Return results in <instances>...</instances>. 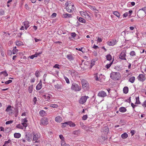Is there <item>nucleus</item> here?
<instances>
[{"label":"nucleus","instance_id":"60","mask_svg":"<svg viewBox=\"0 0 146 146\" xmlns=\"http://www.w3.org/2000/svg\"><path fill=\"white\" fill-rule=\"evenodd\" d=\"M47 76V74H45L43 76V80L44 82L46 80V77Z\"/></svg>","mask_w":146,"mask_h":146},{"label":"nucleus","instance_id":"7","mask_svg":"<svg viewBox=\"0 0 146 146\" xmlns=\"http://www.w3.org/2000/svg\"><path fill=\"white\" fill-rule=\"evenodd\" d=\"M81 14L84 17H85V18L88 20H91L92 18L90 16L89 14L87 13L86 12H81Z\"/></svg>","mask_w":146,"mask_h":146},{"label":"nucleus","instance_id":"59","mask_svg":"<svg viewBox=\"0 0 146 146\" xmlns=\"http://www.w3.org/2000/svg\"><path fill=\"white\" fill-rule=\"evenodd\" d=\"M59 64H56L54 66L53 68L59 69Z\"/></svg>","mask_w":146,"mask_h":146},{"label":"nucleus","instance_id":"13","mask_svg":"<svg viewBox=\"0 0 146 146\" xmlns=\"http://www.w3.org/2000/svg\"><path fill=\"white\" fill-rule=\"evenodd\" d=\"M119 73L118 72H114L110 74V77L111 78L113 79H116L117 75L119 74Z\"/></svg>","mask_w":146,"mask_h":146},{"label":"nucleus","instance_id":"36","mask_svg":"<svg viewBox=\"0 0 146 146\" xmlns=\"http://www.w3.org/2000/svg\"><path fill=\"white\" fill-rule=\"evenodd\" d=\"M16 47H15L14 48L12 52L13 54H15L18 51V49H16Z\"/></svg>","mask_w":146,"mask_h":146},{"label":"nucleus","instance_id":"62","mask_svg":"<svg viewBox=\"0 0 146 146\" xmlns=\"http://www.w3.org/2000/svg\"><path fill=\"white\" fill-rule=\"evenodd\" d=\"M128 15V13L127 12H126L123 14V17H126Z\"/></svg>","mask_w":146,"mask_h":146},{"label":"nucleus","instance_id":"49","mask_svg":"<svg viewBox=\"0 0 146 146\" xmlns=\"http://www.w3.org/2000/svg\"><path fill=\"white\" fill-rule=\"evenodd\" d=\"M39 73L38 71L37 70L36 71L35 73V75L36 76L38 77L39 76Z\"/></svg>","mask_w":146,"mask_h":146},{"label":"nucleus","instance_id":"24","mask_svg":"<svg viewBox=\"0 0 146 146\" xmlns=\"http://www.w3.org/2000/svg\"><path fill=\"white\" fill-rule=\"evenodd\" d=\"M14 137L16 138H19L21 137V135L19 133H15L14 135Z\"/></svg>","mask_w":146,"mask_h":146},{"label":"nucleus","instance_id":"39","mask_svg":"<svg viewBox=\"0 0 146 146\" xmlns=\"http://www.w3.org/2000/svg\"><path fill=\"white\" fill-rule=\"evenodd\" d=\"M33 86L31 85L29 87L28 91L29 93H31L33 91Z\"/></svg>","mask_w":146,"mask_h":146},{"label":"nucleus","instance_id":"42","mask_svg":"<svg viewBox=\"0 0 146 146\" xmlns=\"http://www.w3.org/2000/svg\"><path fill=\"white\" fill-rule=\"evenodd\" d=\"M43 97L45 99H46V100L48 101L50 99V97L49 96H46V95L43 96Z\"/></svg>","mask_w":146,"mask_h":146},{"label":"nucleus","instance_id":"57","mask_svg":"<svg viewBox=\"0 0 146 146\" xmlns=\"http://www.w3.org/2000/svg\"><path fill=\"white\" fill-rule=\"evenodd\" d=\"M27 122V120L26 118H25L24 119H22V123H26Z\"/></svg>","mask_w":146,"mask_h":146},{"label":"nucleus","instance_id":"51","mask_svg":"<svg viewBox=\"0 0 146 146\" xmlns=\"http://www.w3.org/2000/svg\"><path fill=\"white\" fill-rule=\"evenodd\" d=\"M12 82V80H9L5 82V84H9Z\"/></svg>","mask_w":146,"mask_h":146},{"label":"nucleus","instance_id":"40","mask_svg":"<svg viewBox=\"0 0 146 146\" xmlns=\"http://www.w3.org/2000/svg\"><path fill=\"white\" fill-rule=\"evenodd\" d=\"M50 107L54 108H56L58 107V105L55 104H53L50 105Z\"/></svg>","mask_w":146,"mask_h":146},{"label":"nucleus","instance_id":"45","mask_svg":"<svg viewBox=\"0 0 146 146\" xmlns=\"http://www.w3.org/2000/svg\"><path fill=\"white\" fill-rule=\"evenodd\" d=\"M64 78L67 84H69L70 83V81L69 79L66 76L64 77Z\"/></svg>","mask_w":146,"mask_h":146},{"label":"nucleus","instance_id":"35","mask_svg":"<svg viewBox=\"0 0 146 146\" xmlns=\"http://www.w3.org/2000/svg\"><path fill=\"white\" fill-rule=\"evenodd\" d=\"M16 127L17 128L20 129H23V126L22 124H19L18 125H17L16 126Z\"/></svg>","mask_w":146,"mask_h":146},{"label":"nucleus","instance_id":"30","mask_svg":"<svg viewBox=\"0 0 146 146\" xmlns=\"http://www.w3.org/2000/svg\"><path fill=\"white\" fill-rule=\"evenodd\" d=\"M78 20L79 22L83 23H85L86 21L84 19L81 17H79L78 19Z\"/></svg>","mask_w":146,"mask_h":146},{"label":"nucleus","instance_id":"38","mask_svg":"<svg viewBox=\"0 0 146 146\" xmlns=\"http://www.w3.org/2000/svg\"><path fill=\"white\" fill-rule=\"evenodd\" d=\"M106 58L107 60H110L112 59L111 56L110 54H108L106 56Z\"/></svg>","mask_w":146,"mask_h":146},{"label":"nucleus","instance_id":"3","mask_svg":"<svg viewBox=\"0 0 146 146\" xmlns=\"http://www.w3.org/2000/svg\"><path fill=\"white\" fill-rule=\"evenodd\" d=\"M89 97L88 96H82L79 101L80 103L82 104H84L86 102L87 99Z\"/></svg>","mask_w":146,"mask_h":146},{"label":"nucleus","instance_id":"1","mask_svg":"<svg viewBox=\"0 0 146 146\" xmlns=\"http://www.w3.org/2000/svg\"><path fill=\"white\" fill-rule=\"evenodd\" d=\"M71 89L76 92L79 91L81 89V86L75 82H73L71 87Z\"/></svg>","mask_w":146,"mask_h":146},{"label":"nucleus","instance_id":"6","mask_svg":"<svg viewBox=\"0 0 146 146\" xmlns=\"http://www.w3.org/2000/svg\"><path fill=\"white\" fill-rule=\"evenodd\" d=\"M104 76L102 74H101L99 77L98 78V76H97V74H95L94 78L95 79L96 81H98L100 82H102L103 81V80H102V78Z\"/></svg>","mask_w":146,"mask_h":146},{"label":"nucleus","instance_id":"28","mask_svg":"<svg viewBox=\"0 0 146 146\" xmlns=\"http://www.w3.org/2000/svg\"><path fill=\"white\" fill-rule=\"evenodd\" d=\"M64 18H66L67 17H72V15L68 13L64 14L63 15Z\"/></svg>","mask_w":146,"mask_h":146},{"label":"nucleus","instance_id":"43","mask_svg":"<svg viewBox=\"0 0 146 146\" xmlns=\"http://www.w3.org/2000/svg\"><path fill=\"white\" fill-rule=\"evenodd\" d=\"M112 62H113V61L112 62H111V63H110L109 64H106V65L105 67L106 68H107V69L109 68H110V67L111 66V64H112Z\"/></svg>","mask_w":146,"mask_h":146},{"label":"nucleus","instance_id":"26","mask_svg":"<svg viewBox=\"0 0 146 146\" xmlns=\"http://www.w3.org/2000/svg\"><path fill=\"white\" fill-rule=\"evenodd\" d=\"M39 137L38 135L36 134H33V140L34 141H36L38 139Z\"/></svg>","mask_w":146,"mask_h":146},{"label":"nucleus","instance_id":"5","mask_svg":"<svg viewBox=\"0 0 146 146\" xmlns=\"http://www.w3.org/2000/svg\"><path fill=\"white\" fill-rule=\"evenodd\" d=\"M74 5L70 3V5L68 7H66V9L68 12L71 13L74 11Z\"/></svg>","mask_w":146,"mask_h":146},{"label":"nucleus","instance_id":"8","mask_svg":"<svg viewBox=\"0 0 146 146\" xmlns=\"http://www.w3.org/2000/svg\"><path fill=\"white\" fill-rule=\"evenodd\" d=\"M145 15V13L141 9H139L137 13V15L139 18L143 17Z\"/></svg>","mask_w":146,"mask_h":146},{"label":"nucleus","instance_id":"18","mask_svg":"<svg viewBox=\"0 0 146 146\" xmlns=\"http://www.w3.org/2000/svg\"><path fill=\"white\" fill-rule=\"evenodd\" d=\"M62 120V117L59 116H57L55 118V121L57 122L60 123Z\"/></svg>","mask_w":146,"mask_h":146},{"label":"nucleus","instance_id":"17","mask_svg":"<svg viewBox=\"0 0 146 146\" xmlns=\"http://www.w3.org/2000/svg\"><path fill=\"white\" fill-rule=\"evenodd\" d=\"M62 85L59 84H58L54 85L55 88L58 90H61L62 88Z\"/></svg>","mask_w":146,"mask_h":146},{"label":"nucleus","instance_id":"9","mask_svg":"<svg viewBox=\"0 0 146 146\" xmlns=\"http://www.w3.org/2000/svg\"><path fill=\"white\" fill-rule=\"evenodd\" d=\"M32 135L30 133H27L25 136V139L29 142L31 140Z\"/></svg>","mask_w":146,"mask_h":146},{"label":"nucleus","instance_id":"63","mask_svg":"<svg viewBox=\"0 0 146 146\" xmlns=\"http://www.w3.org/2000/svg\"><path fill=\"white\" fill-rule=\"evenodd\" d=\"M76 34L75 33H71V36L73 37L76 36Z\"/></svg>","mask_w":146,"mask_h":146},{"label":"nucleus","instance_id":"58","mask_svg":"<svg viewBox=\"0 0 146 146\" xmlns=\"http://www.w3.org/2000/svg\"><path fill=\"white\" fill-rule=\"evenodd\" d=\"M142 106L144 107H146V100L143 102Z\"/></svg>","mask_w":146,"mask_h":146},{"label":"nucleus","instance_id":"47","mask_svg":"<svg viewBox=\"0 0 146 146\" xmlns=\"http://www.w3.org/2000/svg\"><path fill=\"white\" fill-rule=\"evenodd\" d=\"M13 121L12 120H10L8 121H7L6 122L5 124L6 125L9 124H11L13 123Z\"/></svg>","mask_w":146,"mask_h":146},{"label":"nucleus","instance_id":"31","mask_svg":"<svg viewBox=\"0 0 146 146\" xmlns=\"http://www.w3.org/2000/svg\"><path fill=\"white\" fill-rule=\"evenodd\" d=\"M135 99H136V101L135 103V104H141V102L139 100V98L138 96L136 97L135 98Z\"/></svg>","mask_w":146,"mask_h":146},{"label":"nucleus","instance_id":"61","mask_svg":"<svg viewBox=\"0 0 146 146\" xmlns=\"http://www.w3.org/2000/svg\"><path fill=\"white\" fill-rule=\"evenodd\" d=\"M33 102L34 103V104H36V102L37 101V99L36 97H35L33 99Z\"/></svg>","mask_w":146,"mask_h":146},{"label":"nucleus","instance_id":"23","mask_svg":"<svg viewBox=\"0 0 146 146\" xmlns=\"http://www.w3.org/2000/svg\"><path fill=\"white\" fill-rule=\"evenodd\" d=\"M89 8L92 10H93L95 12L97 13L98 11V10L96 9L95 7L90 6L89 7Z\"/></svg>","mask_w":146,"mask_h":146},{"label":"nucleus","instance_id":"48","mask_svg":"<svg viewBox=\"0 0 146 146\" xmlns=\"http://www.w3.org/2000/svg\"><path fill=\"white\" fill-rule=\"evenodd\" d=\"M88 118L87 115H83L82 117V119L83 120H85Z\"/></svg>","mask_w":146,"mask_h":146},{"label":"nucleus","instance_id":"19","mask_svg":"<svg viewBox=\"0 0 146 146\" xmlns=\"http://www.w3.org/2000/svg\"><path fill=\"white\" fill-rule=\"evenodd\" d=\"M40 115L42 117L45 116L46 115V113L45 111L43 110H41L39 112Z\"/></svg>","mask_w":146,"mask_h":146},{"label":"nucleus","instance_id":"25","mask_svg":"<svg viewBox=\"0 0 146 146\" xmlns=\"http://www.w3.org/2000/svg\"><path fill=\"white\" fill-rule=\"evenodd\" d=\"M121 137L123 139H126L128 137V135L126 133H124L121 135Z\"/></svg>","mask_w":146,"mask_h":146},{"label":"nucleus","instance_id":"37","mask_svg":"<svg viewBox=\"0 0 146 146\" xmlns=\"http://www.w3.org/2000/svg\"><path fill=\"white\" fill-rule=\"evenodd\" d=\"M130 55L131 56H133L136 55V53L134 51H132L129 53Z\"/></svg>","mask_w":146,"mask_h":146},{"label":"nucleus","instance_id":"55","mask_svg":"<svg viewBox=\"0 0 146 146\" xmlns=\"http://www.w3.org/2000/svg\"><path fill=\"white\" fill-rule=\"evenodd\" d=\"M21 42L19 41H17L16 42V45L18 46H20L21 45Z\"/></svg>","mask_w":146,"mask_h":146},{"label":"nucleus","instance_id":"22","mask_svg":"<svg viewBox=\"0 0 146 146\" xmlns=\"http://www.w3.org/2000/svg\"><path fill=\"white\" fill-rule=\"evenodd\" d=\"M67 125H69L70 127H74L76 125L72 121H69L67 122Z\"/></svg>","mask_w":146,"mask_h":146},{"label":"nucleus","instance_id":"21","mask_svg":"<svg viewBox=\"0 0 146 146\" xmlns=\"http://www.w3.org/2000/svg\"><path fill=\"white\" fill-rule=\"evenodd\" d=\"M127 111L126 108L124 107H122L119 108V111L122 113H124Z\"/></svg>","mask_w":146,"mask_h":146},{"label":"nucleus","instance_id":"34","mask_svg":"<svg viewBox=\"0 0 146 146\" xmlns=\"http://www.w3.org/2000/svg\"><path fill=\"white\" fill-rule=\"evenodd\" d=\"M12 143L10 139H9L7 141H5L4 142V144L7 146L8 145L9 143L11 144Z\"/></svg>","mask_w":146,"mask_h":146},{"label":"nucleus","instance_id":"52","mask_svg":"<svg viewBox=\"0 0 146 146\" xmlns=\"http://www.w3.org/2000/svg\"><path fill=\"white\" fill-rule=\"evenodd\" d=\"M22 124L23 126V127H25V128H26L27 126V124L26 123H22Z\"/></svg>","mask_w":146,"mask_h":146},{"label":"nucleus","instance_id":"15","mask_svg":"<svg viewBox=\"0 0 146 146\" xmlns=\"http://www.w3.org/2000/svg\"><path fill=\"white\" fill-rule=\"evenodd\" d=\"M41 123L44 125L47 124L48 123L47 119L46 118H44L42 119Z\"/></svg>","mask_w":146,"mask_h":146},{"label":"nucleus","instance_id":"27","mask_svg":"<svg viewBox=\"0 0 146 146\" xmlns=\"http://www.w3.org/2000/svg\"><path fill=\"white\" fill-rule=\"evenodd\" d=\"M128 88L127 86L124 87L123 89V92L125 94H127L128 93Z\"/></svg>","mask_w":146,"mask_h":146},{"label":"nucleus","instance_id":"29","mask_svg":"<svg viewBox=\"0 0 146 146\" xmlns=\"http://www.w3.org/2000/svg\"><path fill=\"white\" fill-rule=\"evenodd\" d=\"M135 78L134 76H132L131 78H130L129 80V81L131 83H134V82L135 80Z\"/></svg>","mask_w":146,"mask_h":146},{"label":"nucleus","instance_id":"50","mask_svg":"<svg viewBox=\"0 0 146 146\" xmlns=\"http://www.w3.org/2000/svg\"><path fill=\"white\" fill-rule=\"evenodd\" d=\"M70 3L71 4V3H70V2H67L65 3V5L66 6V7H68L70 5Z\"/></svg>","mask_w":146,"mask_h":146},{"label":"nucleus","instance_id":"2","mask_svg":"<svg viewBox=\"0 0 146 146\" xmlns=\"http://www.w3.org/2000/svg\"><path fill=\"white\" fill-rule=\"evenodd\" d=\"M126 51L125 50L122 51L119 55V58L121 60H126Z\"/></svg>","mask_w":146,"mask_h":146},{"label":"nucleus","instance_id":"53","mask_svg":"<svg viewBox=\"0 0 146 146\" xmlns=\"http://www.w3.org/2000/svg\"><path fill=\"white\" fill-rule=\"evenodd\" d=\"M62 146H70L69 144H66L64 143V142H62L61 143Z\"/></svg>","mask_w":146,"mask_h":146},{"label":"nucleus","instance_id":"54","mask_svg":"<svg viewBox=\"0 0 146 146\" xmlns=\"http://www.w3.org/2000/svg\"><path fill=\"white\" fill-rule=\"evenodd\" d=\"M66 125H67L66 122H65L64 123H62V128L66 126Z\"/></svg>","mask_w":146,"mask_h":146},{"label":"nucleus","instance_id":"33","mask_svg":"<svg viewBox=\"0 0 146 146\" xmlns=\"http://www.w3.org/2000/svg\"><path fill=\"white\" fill-rule=\"evenodd\" d=\"M11 106L10 105L8 106L7 107V108L6 110V111L7 112H9V111H11L12 110V109H11Z\"/></svg>","mask_w":146,"mask_h":146},{"label":"nucleus","instance_id":"10","mask_svg":"<svg viewBox=\"0 0 146 146\" xmlns=\"http://www.w3.org/2000/svg\"><path fill=\"white\" fill-rule=\"evenodd\" d=\"M138 79L139 81L143 82L145 79V77L143 74H140L138 77Z\"/></svg>","mask_w":146,"mask_h":146},{"label":"nucleus","instance_id":"12","mask_svg":"<svg viewBox=\"0 0 146 146\" xmlns=\"http://www.w3.org/2000/svg\"><path fill=\"white\" fill-rule=\"evenodd\" d=\"M117 41L116 40H112L107 42L108 44L110 46H113L116 44Z\"/></svg>","mask_w":146,"mask_h":146},{"label":"nucleus","instance_id":"16","mask_svg":"<svg viewBox=\"0 0 146 146\" xmlns=\"http://www.w3.org/2000/svg\"><path fill=\"white\" fill-rule=\"evenodd\" d=\"M42 87V82L41 80H40L39 83L37 84L36 87V89L37 90H38L41 89Z\"/></svg>","mask_w":146,"mask_h":146},{"label":"nucleus","instance_id":"56","mask_svg":"<svg viewBox=\"0 0 146 146\" xmlns=\"http://www.w3.org/2000/svg\"><path fill=\"white\" fill-rule=\"evenodd\" d=\"M141 9L144 12L145 14L146 13V7H145Z\"/></svg>","mask_w":146,"mask_h":146},{"label":"nucleus","instance_id":"64","mask_svg":"<svg viewBox=\"0 0 146 146\" xmlns=\"http://www.w3.org/2000/svg\"><path fill=\"white\" fill-rule=\"evenodd\" d=\"M131 106L132 107L133 109H134L135 107L137 106L134 105L133 103H131Z\"/></svg>","mask_w":146,"mask_h":146},{"label":"nucleus","instance_id":"41","mask_svg":"<svg viewBox=\"0 0 146 146\" xmlns=\"http://www.w3.org/2000/svg\"><path fill=\"white\" fill-rule=\"evenodd\" d=\"M0 74H3L5 76H7L8 75V74L6 71H4L3 72H1Z\"/></svg>","mask_w":146,"mask_h":146},{"label":"nucleus","instance_id":"20","mask_svg":"<svg viewBox=\"0 0 146 146\" xmlns=\"http://www.w3.org/2000/svg\"><path fill=\"white\" fill-rule=\"evenodd\" d=\"M66 57L70 61L74 60V57L72 54H69L67 55Z\"/></svg>","mask_w":146,"mask_h":146},{"label":"nucleus","instance_id":"46","mask_svg":"<svg viewBox=\"0 0 146 146\" xmlns=\"http://www.w3.org/2000/svg\"><path fill=\"white\" fill-rule=\"evenodd\" d=\"M80 132L79 130H78L77 131H74L73 132V134L76 135H78Z\"/></svg>","mask_w":146,"mask_h":146},{"label":"nucleus","instance_id":"14","mask_svg":"<svg viewBox=\"0 0 146 146\" xmlns=\"http://www.w3.org/2000/svg\"><path fill=\"white\" fill-rule=\"evenodd\" d=\"M29 23L28 21H26L23 22L22 23L23 25L25 26V28L26 30H27V28L29 27Z\"/></svg>","mask_w":146,"mask_h":146},{"label":"nucleus","instance_id":"4","mask_svg":"<svg viewBox=\"0 0 146 146\" xmlns=\"http://www.w3.org/2000/svg\"><path fill=\"white\" fill-rule=\"evenodd\" d=\"M82 86L83 88L87 89L88 87V82L85 80L83 79L81 80Z\"/></svg>","mask_w":146,"mask_h":146},{"label":"nucleus","instance_id":"44","mask_svg":"<svg viewBox=\"0 0 146 146\" xmlns=\"http://www.w3.org/2000/svg\"><path fill=\"white\" fill-rule=\"evenodd\" d=\"M103 130L104 132L107 133L109 131V129L107 127H105L103 128Z\"/></svg>","mask_w":146,"mask_h":146},{"label":"nucleus","instance_id":"11","mask_svg":"<svg viewBox=\"0 0 146 146\" xmlns=\"http://www.w3.org/2000/svg\"><path fill=\"white\" fill-rule=\"evenodd\" d=\"M98 96L99 97H104L107 96V94L104 91H101L98 93Z\"/></svg>","mask_w":146,"mask_h":146},{"label":"nucleus","instance_id":"32","mask_svg":"<svg viewBox=\"0 0 146 146\" xmlns=\"http://www.w3.org/2000/svg\"><path fill=\"white\" fill-rule=\"evenodd\" d=\"M113 14L118 17H119L120 16L119 13L117 11H113Z\"/></svg>","mask_w":146,"mask_h":146}]
</instances>
